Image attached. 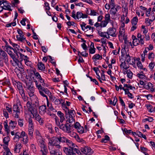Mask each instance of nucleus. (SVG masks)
<instances>
[{"instance_id": "1", "label": "nucleus", "mask_w": 155, "mask_h": 155, "mask_svg": "<svg viewBox=\"0 0 155 155\" xmlns=\"http://www.w3.org/2000/svg\"><path fill=\"white\" fill-rule=\"evenodd\" d=\"M65 108L68 110V113H67L66 111V118L67 119V121L69 123H74L75 120L74 119L75 112L74 110H69L68 108L66 107Z\"/></svg>"}, {"instance_id": "2", "label": "nucleus", "mask_w": 155, "mask_h": 155, "mask_svg": "<svg viewBox=\"0 0 155 155\" xmlns=\"http://www.w3.org/2000/svg\"><path fill=\"white\" fill-rule=\"evenodd\" d=\"M49 143L51 145L56 146L58 148H60L61 146L59 145L60 140L58 137H54L49 140Z\"/></svg>"}, {"instance_id": "3", "label": "nucleus", "mask_w": 155, "mask_h": 155, "mask_svg": "<svg viewBox=\"0 0 155 155\" xmlns=\"http://www.w3.org/2000/svg\"><path fill=\"white\" fill-rule=\"evenodd\" d=\"M27 92L30 97H32L34 95L35 89L33 85L31 82L26 83Z\"/></svg>"}, {"instance_id": "4", "label": "nucleus", "mask_w": 155, "mask_h": 155, "mask_svg": "<svg viewBox=\"0 0 155 155\" xmlns=\"http://www.w3.org/2000/svg\"><path fill=\"white\" fill-rule=\"evenodd\" d=\"M73 126L72 125L69 124L68 123L65 124H61V126H60V129L62 130L64 132L67 133H71V127Z\"/></svg>"}, {"instance_id": "5", "label": "nucleus", "mask_w": 155, "mask_h": 155, "mask_svg": "<svg viewBox=\"0 0 155 155\" xmlns=\"http://www.w3.org/2000/svg\"><path fill=\"white\" fill-rule=\"evenodd\" d=\"M34 82L35 83V84L37 87L38 88L39 90V92L40 94L43 97H46V99L48 100L47 96L44 93V92L43 91L44 88H43V87H42L41 84H38V82L37 81H35Z\"/></svg>"}, {"instance_id": "6", "label": "nucleus", "mask_w": 155, "mask_h": 155, "mask_svg": "<svg viewBox=\"0 0 155 155\" xmlns=\"http://www.w3.org/2000/svg\"><path fill=\"white\" fill-rule=\"evenodd\" d=\"M12 109L14 111L13 113L15 114L14 117L16 118H18L20 114V110L18 105L17 104L14 105Z\"/></svg>"}, {"instance_id": "7", "label": "nucleus", "mask_w": 155, "mask_h": 155, "mask_svg": "<svg viewBox=\"0 0 155 155\" xmlns=\"http://www.w3.org/2000/svg\"><path fill=\"white\" fill-rule=\"evenodd\" d=\"M116 30L115 28H109L107 31L106 32V34H107L108 35L116 37L117 36V34H116Z\"/></svg>"}, {"instance_id": "8", "label": "nucleus", "mask_w": 155, "mask_h": 155, "mask_svg": "<svg viewBox=\"0 0 155 155\" xmlns=\"http://www.w3.org/2000/svg\"><path fill=\"white\" fill-rule=\"evenodd\" d=\"M53 100L54 101V103L55 104L58 105L61 104L63 107H66L65 104H64V101L62 99H57L55 97H53Z\"/></svg>"}, {"instance_id": "9", "label": "nucleus", "mask_w": 155, "mask_h": 155, "mask_svg": "<svg viewBox=\"0 0 155 155\" xmlns=\"http://www.w3.org/2000/svg\"><path fill=\"white\" fill-rule=\"evenodd\" d=\"M63 151L67 155H76L75 153L73 152L72 148H68L64 147L63 148Z\"/></svg>"}, {"instance_id": "10", "label": "nucleus", "mask_w": 155, "mask_h": 155, "mask_svg": "<svg viewBox=\"0 0 155 155\" xmlns=\"http://www.w3.org/2000/svg\"><path fill=\"white\" fill-rule=\"evenodd\" d=\"M81 150L82 152L86 154L89 153L91 152V148L88 147H84L81 148Z\"/></svg>"}, {"instance_id": "11", "label": "nucleus", "mask_w": 155, "mask_h": 155, "mask_svg": "<svg viewBox=\"0 0 155 155\" xmlns=\"http://www.w3.org/2000/svg\"><path fill=\"white\" fill-rule=\"evenodd\" d=\"M22 147L21 143H16L15 144L14 151L16 153H19L20 151V149Z\"/></svg>"}, {"instance_id": "12", "label": "nucleus", "mask_w": 155, "mask_h": 155, "mask_svg": "<svg viewBox=\"0 0 155 155\" xmlns=\"http://www.w3.org/2000/svg\"><path fill=\"white\" fill-rule=\"evenodd\" d=\"M114 2V0H110L109 4H106L105 5V8L107 9H109L111 7L115 6Z\"/></svg>"}, {"instance_id": "13", "label": "nucleus", "mask_w": 155, "mask_h": 155, "mask_svg": "<svg viewBox=\"0 0 155 155\" xmlns=\"http://www.w3.org/2000/svg\"><path fill=\"white\" fill-rule=\"evenodd\" d=\"M57 115L60 118V122L62 123L65 119L64 114L61 111H58L57 112Z\"/></svg>"}, {"instance_id": "14", "label": "nucleus", "mask_w": 155, "mask_h": 155, "mask_svg": "<svg viewBox=\"0 0 155 155\" xmlns=\"http://www.w3.org/2000/svg\"><path fill=\"white\" fill-rule=\"evenodd\" d=\"M37 66L39 70L42 71H44L45 70V67L44 64L42 62H38L37 64Z\"/></svg>"}, {"instance_id": "15", "label": "nucleus", "mask_w": 155, "mask_h": 155, "mask_svg": "<svg viewBox=\"0 0 155 155\" xmlns=\"http://www.w3.org/2000/svg\"><path fill=\"white\" fill-rule=\"evenodd\" d=\"M118 6H116L111 7L110 10V13L111 15H114L117 12V8Z\"/></svg>"}, {"instance_id": "16", "label": "nucleus", "mask_w": 155, "mask_h": 155, "mask_svg": "<svg viewBox=\"0 0 155 155\" xmlns=\"http://www.w3.org/2000/svg\"><path fill=\"white\" fill-rule=\"evenodd\" d=\"M10 62L13 66H16L18 65L19 61L18 59H12L10 60Z\"/></svg>"}, {"instance_id": "17", "label": "nucleus", "mask_w": 155, "mask_h": 155, "mask_svg": "<svg viewBox=\"0 0 155 155\" xmlns=\"http://www.w3.org/2000/svg\"><path fill=\"white\" fill-rule=\"evenodd\" d=\"M66 143L70 148H72L75 147V146L77 147V145L73 143L72 141L68 139Z\"/></svg>"}, {"instance_id": "18", "label": "nucleus", "mask_w": 155, "mask_h": 155, "mask_svg": "<svg viewBox=\"0 0 155 155\" xmlns=\"http://www.w3.org/2000/svg\"><path fill=\"white\" fill-rule=\"evenodd\" d=\"M21 138L20 136V133L19 132H17L16 133V134L15 135V137L13 138V140L15 142H18L19 139Z\"/></svg>"}, {"instance_id": "19", "label": "nucleus", "mask_w": 155, "mask_h": 155, "mask_svg": "<svg viewBox=\"0 0 155 155\" xmlns=\"http://www.w3.org/2000/svg\"><path fill=\"white\" fill-rule=\"evenodd\" d=\"M25 64L26 65L30 67V68H32L33 66V65L31 62L29 61L28 59H24Z\"/></svg>"}, {"instance_id": "20", "label": "nucleus", "mask_w": 155, "mask_h": 155, "mask_svg": "<svg viewBox=\"0 0 155 155\" xmlns=\"http://www.w3.org/2000/svg\"><path fill=\"white\" fill-rule=\"evenodd\" d=\"M138 19L137 16L134 17L131 20L132 25H136L138 22Z\"/></svg>"}, {"instance_id": "21", "label": "nucleus", "mask_w": 155, "mask_h": 155, "mask_svg": "<svg viewBox=\"0 0 155 155\" xmlns=\"http://www.w3.org/2000/svg\"><path fill=\"white\" fill-rule=\"evenodd\" d=\"M5 151L3 152V155H12V153L10 151L9 149L6 147Z\"/></svg>"}, {"instance_id": "22", "label": "nucleus", "mask_w": 155, "mask_h": 155, "mask_svg": "<svg viewBox=\"0 0 155 155\" xmlns=\"http://www.w3.org/2000/svg\"><path fill=\"white\" fill-rule=\"evenodd\" d=\"M58 139H59L60 143H66V142L68 139L64 137H58Z\"/></svg>"}, {"instance_id": "23", "label": "nucleus", "mask_w": 155, "mask_h": 155, "mask_svg": "<svg viewBox=\"0 0 155 155\" xmlns=\"http://www.w3.org/2000/svg\"><path fill=\"white\" fill-rule=\"evenodd\" d=\"M119 39L120 37H123V38L125 37V31L124 29H122V30L120 29L119 32Z\"/></svg>"}, {"instance_id": "24", "label": "nucleus", "mask_w": 155, "mask_h": 155, "mask_svg": "<svg viewBox=\"0 0 155 155\" xmlns=\"http://www.w3.org/2000/svg\"><path fill=\"white\" fill-rule=\"evenodd\" d=\"M35 119L38 121L40 124H43L44 120L41 117L40 115L36 117Z\"/></svg>"}, {"instance_id": "25", "label": "nucleus", "mask_w": 155, "mask_h": 155, "mask_svg": "<svg viewBox=\"0 0 155 155\" xmlns=\"http://www.w3.org/2000/svg\"><path fill=\"white\" fill-rule=\"evenodd\" d=\"M34 129L33 127H28V134L31 137L33 136Z\"/></svg>"}, {"instance_id": "26", "label": "nucleus", "mask_w": 155, "mask_h": 155, "mask_svg": "<svg viewBox=\"0 0 155 155\" xmlns=\"http://www.w3.org/2000/svg\"><path fill=\"white\" fill-rule=\"evenodd\" d=\"M46 105H42L39 107V110L40 112L42 111L43 113H45L46 112Z\"/></svg>"}, {"instance_id": "27", "label": "nucleus", "mask_w": 155, "mask_h": 155, "mask_svg": "<svg viewBox=\"0 0 155 155\" xmlns=\"http://www.w3.org/2000/svg\"><path fill=\"white\" fill-rule=\"evenodd\" d=\"M26 106L28 108L29 110H30L31 109V110L32 108L34 107V105H32L31 102L29 101H28L27 102Z\"/></svg>"}, {"instance_id": "28", "label": "nucleus", "mask_w": 155, "mask_h": 155, "mask_svg": "<svg viewBox=\"0 0 155 155\" xmlns=\"http://www.w3.org/2000/svg\"><path fill=\"white\" fill-rule=\"evenodd\" d=\"M38 139V142L39 143L40 145L45 143L42 137L41 136H39L38 138H37Z\"/></svg>"}, {"instance_id": "29", "label": "nucleus", "mask_w": 155, "mask_h": 155, "mask_svg": "<svg viewBox=\"0 0 155 155\" xmlns=\"http://www.w3.org/2000/svg\"><path fill=\"white\" fill-rule=\"evenodd\" d=\"M70 135L72 136V137H74L76 138L77 137V138H78V141H80V139L79 138V137L75 133H73V132H71V133H70Z\"/></svg>"}, {"instance_id": "30", "label": "nucleus", "mask_w": 155, "mask_h": 155, "mask_svg": "<svg viewBox=\"0 0 155 155\" xmlns=\"http://www.w3.org/2000/svg\"><path fill=\"white\" fill-rule=\"evenodd\" d=\"M16 37L18 40L21 41H22L25 39V38L24 37V36L23 35H19V36L17 35Z\"/></svg>"}, {"instance_id": "31", "label": "nucleus", "mask_w": 155, "mask_h": 155, "mask_svg": "<svg viewBox=\"0 0 155 155\" xmlns=\"http://www.w3.org/2000/svg\"><path fill=\"white\" fill-rule=\"evenodd\" d=\"M5 47L6 48H7L8 49L9 48L10 49L13 50L15 53L17 52V51L16 50V49H14L13 48L9 46L7 42H6Z\"/></svg>"}, {"instance_id": "32", "label": "nucleus", "mask_w": 155, "mask_h": 155, "mask_svg": "<svg viewBox=\"0 0 155 155\" xmlns=\"http://www.w3.org/2000/svg\"><path fill=\"white\" fill-rule=\"evenodd\" d=\"M9 124V126L10 127H15L16 126L17 123L14 121L11 120Z\"/></svg>"}, {"instance_id": "33", "label": "nucleus", "mask_w": 155, "mask_h": 155, "mask_svg": "<svg viewBox=\"0 0 155 155\" xmlns=\"http://www.w3.org/2000/svg\"><path fill=\"white\" fill-rule=\"evenodd\" d=\"M140 59H138V60H137L138 62L137 63V65L140 69H142L143 68V66L141 62L140 61Z\"/></svg>"}, {"instance_id": "34", "label": "nucleus", "mask_w": 155, "mask_h": 155, "mask_svg": "<svg viewBox=\"0 0 155 155\" xmlns=\"http://www.w3.org/2000/svg\"><path fill=\"white\" fill-rule=\"evenodd\" d=\"M41 152L42 155H47L48 150L47 148L41 149Z\"/></svg>"}, {"instance_id": "35", "label": "nucleus", "mask_w": 155, "mask_h": 155, "mask_svg": "<svg viewBox=\"0 0 155 155\" xmlns=\"http://www.w3.org/2000/svg\"><path fill=\"white\" fill-rule=\"evenodd\" d=\"M10 140V138L8 137H5L3 139V142L6 145H8Z\"/></svg>"}, {"instance_id": "36", "label": "nucleus", "mask_w": 155, "mask_h": 155, "mask_svg": "<svg viewBox=\"0 0 155 155\" xmlns=\"http://www.w3.org/2000/svg\"><path fill=\"white\" fill-rule=\"evenodd\" d=\"M5 51L8 53V54L11 57L13 58L15 54H13L12 52L11 51L7 48H6Z\"/></svg>"}, {"instance_id": "37", "label": "nucleus", "mask_w": 155, "mask_h": 155, "mask_svg": "<svg viewBox=\"0 0 155 155\" xmlns=\"http://www.w3.org/2000/svg\"><path fill=\"white\" fill-rule=\"evenodd\" d=\"M142 74L138 73L137 74V76L139 78L141 79L145 78L146 77L145 75L143 74V72H141Z\"/></svg>"}, {"instance_id": "38", "label": "nucleus", "mask_w": 155, "mask_h": 155, "mask_svg": "<svg viewBox=\"0 0 155 155\" xmlns=\"http://www.w3.org/2000/svg\"><path fill=\"white\" fill-rule=\"evenodd\" d=\"M82 15L83 13L82 12H78L76 14V17L78 19L82 18Z\"/></svg>"}, {"instance_id": "39", "label": "nucleus", "mask_w": 155, "mask_h": 155, "mask_svg": "<svg viewBox=\"0 0 155 155\" xmlns=\"http://www.w3.org/2000/svg\"><path fill=\"white\" fill-rule=\"evenodd\" d=\"M78 132L80 134H83L84 132V129L83 127L81 126L77 130Z\"/></svg>"}, {"instance_id": "40", "label": "nucleus", "mask_w": 155, "mask_h": 155, "mask_svg": "<svg viewBox=\"0 0 155 155\" xmlns=\"http://www.w3.org/2000/svg\"><path fill=\"white\" fill-rule=\"evenodd\" d=\"M149 50L148 48H146L145 50L143 51L144 56H143V54L141 55V56L142 57V58H145L146 57L145 56V55H147V52Z\"/></svg>"}, {"instance_id": "41", "label": "nucleus", "mask_w": 155, "mask_h": 155, "mask_svg": "<svg viewBox=\"0 0 155 155\" xmlns=\"http://www.w3.org/2000/svg\"><path fill=\"white\" fill-rule=\"evenodd\" d=\"M91 15H99L98 13L95 12L94 10H91L90 13L89 14Z\"/></svg>"}, {"instance_id": "42", "label": "nucleus", "mask_w": 155, "mask_h": 155, "mask_svg": "<svg viewBox=\"0 0 155 155\" xmlns=\"http://www.w3.org/2000/svg\"><path fill=\"white\" fill-rule=\"evenodd\" d=\"M1 54L2 57L4 58H5L7 56L6 53L2 50H1Z\"/></svg>"}, {"instance_id": "43", "label": "nucleus", "mask_w": 155, "mask_h": 155, "mask_svg": "<svg viewBox=\"0 0 155 155\" xmlns=\"http://www.w3.org/2000/svg\"><path fill=\"white\" fill-rule=\"evenodd\" d=\"M120 60L121 61V63L120 65V67L122 68L126 65L125 60L124 59H120Z\"/></svg>"}, {"instance_id": "44", "label": "nucleus", "mask_w": 155, "mask_h": 155, "mask_svg": "<svg viewBox=\"0 0 155 155\" xmlns=\"http://www.w3.org/2000/svg\"><path fill=\"white\" fill-rule=\"evenodd\" d=\"M133 76L132 72L130 70H129V71L127 74V77L130 79L132 78Z\"/></svg>"}, {"instance_id": "45", "label": "nucleus", "mask_w": 155, "mask_h": 155, "mask_svg": "<svg viewBox=\"0 0 155 155\" xmlns=\"http://www.w3.org/2000/svg\"><path fill=\"white\" fill-rule=\"evenodd\" d=\"M29 126L28 127H33V121L31 118L28 119Z\"/></svg>"}, {"instance_id": "46", "label": "nucleus", "mask_w": 155, "mask_h": 155, "mask_svg": "<svg viewBox=\"0 0 155 155\" xmlns=\"http://www.w3.org/2000/svg\"><path fill=\"white\" fill-rule=\"evenodd\" d=\"M2 4L3 5V7L8 6H10V4L8 3L6 0H2Z\"/></svg>"}, {"instance_id": "47", "label": "nucleus", "mask_w": 155, "mask_h": 155, "mask_svg": "<svg viewBox=\"0 0 155 155\" xmlns=\"http://www.w3.org/2000/svg\"><path fill=\"white\" fill-rule=\"evenodd\" d=\"M17 87L18 91L23 89L21 83L18 82L17 83Z\"/></svg>"}, {"instance_id": "48", "label": "nucleus", "mask_w": 155, "mask_h": 155, "mask_svg": "<svg viewBox=\"0 0 155 155\" xmlns=\"http://www.w3.org/2000/svg\"><path fill=\"white\" fill-rule=\"evenodd\" d=\"M81 126L80 124L78 122H76L74 125V127L77 130H78Z\"/></svg>"}, {"instance_id": "49", "label": "nucleus", "mask_w": 155, "mask_h": 155, "mask_svg": "<svg viewBox=\"0 0 155 155\" xmlns=\"http://www.w3.org/2000/svg\"><path fill=\"white\" fill-rule=\"evenodd\" d=\"M33 72L34 75L36 76V77L37 79H38L40 78L41 76L39 73L38 72H36L35 71H33Z\"/></svg>"}, {"instance_id": "50", "label": "nucleus", "mask_w": 155, "mask_h": 155, "mask_svg": "<svg viewBox=\"0 0 155 155\" xmlns=\"http://www.w3.org/2000/svg\"><path fill=\"white\" fill-rule=\"evenodd\" d=\"M105 33H106V32H103L100 31H98L99 35L101 37H106V35L104 34Z\"/></svg>"}, {"instance_id": "51", "label": "nucleus", "mask_w": 155, "mask_h": 155, "mask_svg": "<svg viewBox=\"0 0 155 155\" xmlns=\"http://www.w3.org/2000/svg\"><path fill=\"white\" fill-rule=\"evenodd\" d=\"M109 22L105 21H102L101 24V26L103 27H105L107 25V24H108Z\"/></svg>"}, {"instance_id": "52", "label": "nucleus", "mask_w": 155, "mask_h": 155, "mask_svg": "<svg viewBox=\"0 0 155 155\" xmlns=\"http://www.w3.org/2000/svg\"><path fill=\"white\" fill-rule=\"evenodd\" d=\"M18 124L20 127H22L23 125V120L21 119H19L18 121Z\"/></svg>"}, {"instance_id": "53", "label": "nucleus", "mask_w": 155, "mask_h": 155, "mask_svg": "<svg viewBox=\"0 0 155 155\" xmlns=\"http://www.w3.org/2000/svg\"><path fill=\"white\" fill-rule=\"evenodd\" d=\"M105 21L108 22H109L110 20V16L109 14H107L105 15Z\"/></svg>"}, {"instance_id": "54", "label": "nucleus", "mask_w": 155, "mask_h": 155, "mask_svg": "<svg viewBox=\"0 0 155 155\" xmlns=\"http://www.w3.org/2000/svg\"><path fill=\"white\" fill-rule=\"evenodd\" d=\"M19 93L21 95V97L25 95L24 89H22L19 91Z\"/></svg>"}, {"instance_id": "55", "label": "nucleus", "mask_w": 155, "mask_h": 155, "mask_svg": "<svg viewBox=\"0 0 155 155\" xmlns=\"http://www.w3.org/2000/svg\"><path fill=\"white\" fill-rule=\"evenodd\" d=\"M3 114L4 116L6 118H8L9 117L8 114L7 112L6 111L5 109H4L3 110Z\"/></svg>"}, {"instance_id": "56", "label": "nucleus", "mask_w": 155, "mask_h": 155, "mask_svg": "<svg viewBox=\"0 0 155 155\" xmlns=\"http://www.w3.org/2000/svg\"><path fill=\"white\" fill-rule=\"evenodd\" d=\"M26 135H27V134L24 131H22L21 134L20 133V136L21 138L26 137Z\"/></svg>"}, {"instance_id": "57", "label": "nucleus", "mask_w": 155, "mask_h": 155, "mask_svg": "<svg viewBox=\"0 0 155 155\" xmlns=\"http://www.w3.org/2000/svg\"><path fill=\"white\" fill-rule=\"evenodd\" d=\"M138 43V40L137 39H135L133 40V44L134 46L137 45Z\"/></svg>"}, {"instance_id": "58", "label": "nucleus", "mask_w": 155, "mask_h": 155, "mask_svg": "<svg viewBox=\"0 0 155 155\" xmlns=\"http://www.w3.org/2000/svg\"><path fill=\"white\" fill-rule=\"evenodd\" d=\"M95 52V48H91L89 49V52L91 54H94Z\"/></svg>"}, {"instance_id": "59", "label": "nucleus", "mask_w": 155, "mask_h": 155, "mask_svg": "<svg viewBox=\"0 0 155 155\" xmlns=\"http://www.w3.org/2000/svg\"><path fill=\"white\" fill-rule=\"evenodd\" d=\"M4 125L5 129L9 128V127L8 124V121L7 120H6L4 122Z\"/></svg>"}, {"instance_id": "60", "label": "nucleus", "mask_w": 155, "mask_h": 155, "mask_svg": "<svg viewBox=\"0 0 155 155\" xmlns=\"http://www.w3.org/2000/svg\"><path fill=\"white\" fill-rule=\"evenodd\" d=\"M43 91L46 94L49 95V94H51V92H50L49 90H48L47 89H45L44 87H43Z\"/></svg>"}, {"instance_id": "61", "label": "nucleus", "mask_w": 155, "mask_h": 155, "mask_svg": "<svg viewBox=\"0 0 155 155\" xmlns=\"http://www.w3.org/2000/svg\"><path fill=\"white\" fill-rule=\"evenodd\" d=\"M80 53V54L83 57H87L88 55L87 53H86V51H84L82 52H79Z\"/></svg>"}, {"instance_id": "62", "label": "nucleus", "mask_w": 155, "mask_h": 155, "mask_svg": "<svg viewBox=\"0 0 155 155\" xmlns=\"http://www.w3.org/2000/svg\"><path fill=\"white\" fill-rule=\"evenodd\" d=\"M25 138L24 139V144H27L28 142V138L27 135H26Z\"/></svg>"}, {"instance_id": "63", "label": "nucleus", "mask_w": 155, "mask_h": 155, "mask_svg": "<svg viewBox=\"0 0 155 155\" xmlns=\"http://www.w3.org/2000/svg\"><path fill=\"white\" fill-rule=\"evenodd\" d=\"M145 22L148 25H150L151 24L150 19L149 18H146L145 19Z\"/></svg>"}, {"instance_id": "64", "label": "nucleus", "mask_w": 155, "mask_h": 155, "mask_svg": "<svg viewBox=\"0 0 155 155\" xmlns=\"http://www.w3.org/2000/svg\"><path fill=\"white\" fill-rule=\"evenodd\" d=\"M38 79L40 81V82L41 83H42V86H44L45 84V83H44V80L41 77L40 78H39Z\"/></svg>"}]
</instances>
